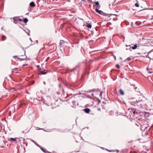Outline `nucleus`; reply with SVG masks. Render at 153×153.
Returning a JSON list of instances; mask_svg holds the SVG:
<instances>
[{"mask_svg": "<svg viewBox=\"0 0 153 153\" xmlns=\"http://www.w3.org/2000/svg\"><path fill=\"white\" fill-rule=\"evenodd\" d=\"M147 101L146 98L142 96L139 98L136 101H133L131 103L134 105H137L140 107H143L147 105Z\"/></svg>", "mask_w": 153, "mask_h": 153, "instance_id": "nucleus-1", "label": "nucleus"}, {"mask_svg": "<svg viewBox=\"0 0 153 153\" xmlns=\"http://www.w3.org/2000/svg\"><path fill=\"white\" fill-rule=\"evenodd\" d=\"M90 1L92 3H95V5H93L94 7H95L96 6H97L100 5L98 1H97V2H93L91 1Z\"/></svg>", "mask_w": 153, "mask_h": 153, "instance_id": "nucleus-2", "label": "nucleus"}, {"mask_svg": "<svg viewBox=\"0 0 153 153\" xmlns=\"http://www.w3.org/2000/svg\"><path fill=\"white\" fill-rule=\"evenodd\" d=\"M18 17H15L13 18V22L15 24H16L17 23V21H18Z\"/></svg>", "mask_w": 153, "mask_h": 153, "instance_id": "nucleus-3", "label": "nucleus"}, {"mask_svg": "<svg viewBox=\"0 0 153 153\" xmlns=\"http://www.w3.org/2000/svg\"><path fill=\"white\" fill-rule=\"evenodd\" d=\"M95 11L97 13L100 14L102 15L103 13V12L102 11L98 10L97 8H96L95 9Z\"/></svg>", "mask_w": 153, "mask_h": 153, "instance_id": "nucleus-4", "label": "nucleus"}, {"mask_svg": "<svg viewBox=\"0 0 153 153\" xmlns=\"http://www.w3.org/2000/svg\"><path fill=\"white\" fill-rule=\"evenodd\" d=\"M111 76L112 79L114 80V70H112L111 71Z\"/></svg>", "mask_w": 153, "mask_h": 153, "instance_id": "nucleus-5", "label": "nucleus"}, {"mask_svg": "<svg viewBox=\"0 0 153 153\" xmlns=\"http://www.w3.org/2000/svg\"><path fill=\"white\" fill-rule=\"evenodd\" d=\"M30 6L32 7H34L36 5L33 2H31L30 4Z\"/></svg>", "mask_w": 153, "mask_h": 153, "instance_id": "nucleus-6", "label": "nucleus"}, {"mask_svg": "<svg viewBox=\"0 0 153 153\" xmlns=\"http://www.w3.org/2000/svg\"><path fill=\"white\" fill-rule=\"evenodd\" d=\"M85 111L87 113H89V112L90 111V110L88 108H87L84 109Z\"/></svg>", "mask_w": 153, "mask_h": 153, "instance_id": "nucleus-7", "label": "nucleus"}, {"mask_svg": "<svg viewBox=\"0 0 153 153\" xmlns=\"http://www.w3.org/2000/svg\"><path fill=\"white\" fill-rule=\"evenodd\" d=\"M120 94L122 95H123L124 94V91L122 89H120Z\"/></svg>", "mask_w": 153, "mask_h": 153, "instance_id": "nucleus-8", "label": "nucleus"}, {"mask_svg": "<svg viewBox=\"0 0 153 153\" xmlns=\"http://www.w3.org/2000/svg\"><path fill=\"white\" fill-rule=\"evenodd\" d=\"M47 71H46L45 72H44L42 71H40V74H47Z\"/></svg>", "mask_w": 153, "mask_h": 153, "instance_id": "nucleus-9", "label": "nucleus"}, {"mask_svg": "<svg viewBox=\"0 0 153 153\" xmlns=\"http://www.w3.org/2000/svg\"><path fill=\"white\" fill-rule=\"evenodd\" d=\"M132 58V57H128L125 60V61L126 62L127 61H129Z\"/></svg>", "mask_w": 153, "mask_h": 153, "instance_id": "nucleus-10", "label": "nucleus"}, {"mask_svg": "<svg viewBox=\"0 0 153 153\" xmlns=\"http://www.w3.org/2000/svg\"><path fill=\"white\" fill-rule=\"evenodd\" d=\"M137 47V44L134 45V46L131 47L132 49L134 50L136 49Z\"/></svg>", "mask_w": 153, "mask_h": 153, "instance_id": "nucleus-11", "label": "nucleus"}, {"mask_svg": "<svg viewBox=\"0 0 153 153\" xmlns=\"http://www.w3.org/2000/svg\"><path fill=\"white\" fill-rule=\"evenodd\" d=\"M16 139H17V138H10V139L9 140L10 141V140L11 141H16Z\"/></svg>", "mask_w": 153, "mask_h": 153, "instance_id": "nucleus-12", "label": "nucleus"}, {"mask_svg": "<svg viewBox=\"0 0 153 153\" xmlns=\"http://www.w3.org/2000/svg\"><path fill=\"white\" fill-rule=\"evenodd\" d=\"M28 21L27 19L26 18H24L23 19V22L25 23L27 22Z\"/></svg>", "mask_w": 153, "mask_h": 153, "instance_id": "nucleus-13", "label": "nucleus"}, {"mask_svg": "<svg viewBox=\"0 0 153 153\" xmlns=\"http://www.w3.org/2000/svg\"><path fill=\"white\" fill-rule=\"evenodd\" d=\"M6 38V37L5 36H2V39L3 41Z\"/></svg>", "mask_w": 153, "mask_h": 153, "instance_id": "nucleus-14", "label": "nucleus"}, {"mask_svg": "<svg viewBox=\"0 0 153 153\" xmlns=\"http://www.w3.org/2000/svg\"><path fill=\"white\" fill-rule=\"evenodd\" d=\"M87 27L89 28H91V27L92 26L90 24H88L87 25Z\"/></svg>", "mask_w": 153, "mask_h": 153, "instance_id": "nucleus-15", "label": "nucleus"}, {"mask_svg": "<svg viewBox=\"0 0 153 153\" xmlns=\"http://www.w3.org/2000/svg\"><path fill=\"white\" fill-rule=\"evenodd\" d=\"M135 5L137 7H138L139 6V4L138 3H136L135 4Z\"/></svg>", "mask_w": 153, "mask_h": 153, "instance_id": "nucleus-16", "label": "nucleus"}, {"mask_svg": "<svg viewBox=\"0 0 153 153\" xmlns=\"http://www.w3.org/2000/svg\"><path fill=\"white\" fill-rule=\"evenodd\" d=\"M100 7H101L100 6V5H98V6H96L95 7H96V8H97L98 9H99L100 8Z\"/></svg>", "mask_w": 153, "mask_h": 153, "instance_id": "nucleus-17", "label": "nucleus"}, {"mask_svg": "<svg viewBox=\"0 0 153 153\" xmlns=\"http://www.w3.org/2000/svg\"><path fill=\"white\" fill-rule=\"evenodd\" d=\"M116 67L117 68H120V66H119V65H116Z\"/></svg>", "mask_w": 153, "mask_h": 153, "instance_id": "nucleus-18", "label": "nucleus"}, {"mask_svg": "<svg viewBox=\"0 0 153 153\" xmlns=\"http://www.w3.org/2000/svg\"><path fill=\"white\" fill-rule=\"evenodd\" d=\"M18 21H22V20L21 19H19V18H18Z\"/></svg>", "mask_w": 153, "mask_h": 153, "instance_id": "nucleus-19", "label": "nucleus"}, {"mask_svg": "<svg viewBox=\"0 0 153 153\" xmlns=\"http://www.w3.org/2000/svg\"><path fill=\"white\" fill-rule=\"evenodd\" d=\"M102 92L101 91L100 94V96H102Z\"/></svg>", "mask_w": 153, "mask_h": 153, "instance_id": "nucleus-20", "label": "nucleus"}, {"mask_svg": "<svg viewBox=\"0 0 153 153\" xmlns=\"http://www.w3.org/2000/svg\"><path fill=\"white\" fill-rule=\"evenodd\" d=\"M4 27H1V30H4Z\"/></svg>", "mask_w": 153, "mask_h": 153, "instance_id": "nucleus-21", "label": "nucleus"}, {"mask_svg": "<svg viewBox=\"0 0 153 153\" xmlns=\"http://www.w3.org/2000/svg\"><path fill=\"white\" fill-rule=\"evenodd\" d=\"M98 110L99 111H101V109L100 108H99L98 109Z\"/></svg>", "mask_w": 153, "mask_h": 153, "instance_id": "nucleus-22", "label": "nucleus"}, {"mask_svg": "<svg viewBox=\"0 0 153 153\" xmlns=\"http://www.w3.org/2000/svg\"><path fill=\"white\" fill-rule=\"evenodd\" d=\"M116 152H119V150H116Z\"/></svg>", "mask_w": 153, "mask_h": 153, "instance_id": "nucleus-23", "label": "nucleus"}, {"mask_svg": "<svg viewBox=\"0 0 153 153\" xmlns=\"http://www.w3.org/2000/svg\"><path fill=\"white\" fill-rule=\"evenodd\" d=\"M17 69V68H14V70H16Z\"/></svg>", "mask_w": 153, "mask_h": 153, "instance_id": "nucleus-24", "label": "nucleus"}, {"mask_svg": "<svg viewBox=\"0 0 153 153\" xmlns=\"http://www.w3.org/2000/svg\"><path fill=\"white\" fill-rule=\"evenodd\" d=\"M23 104L22 103V104L21 105L20 107H21V106H22V105H23Z\"/></svg>", "mask_w": 153, "mask_h": 153, "instance_id": "nucleus-25", "label": "nucleus"}, {"mask_svg": "<svg viewBox=\"0 0 153 153\" xmlns=\"http://www.w3.org/2000/svg\"><path fill=\"white\" fill-rule=\"evenodd\" d=\"M149 73H152V72H151V71H149Z\"/></svg>", "mask_w": 153, "mask_h": 153, "instance_id": "nucleus-26", "label": "nucleus"}, {"mask_svg": "<svg viewBox=\"0 0 153 153\" xmlns=\"http://www.w3.org/2000/svg\"><path fill=\"white\" fill-rule=\"evenodd\" d=\"M115 16H117V15L115 14Z\"/></svg>", "mask_w": 153, "mask_h": 153, "instance_id": "nucleus-27", "label": "nucleus"}, {"mask_svg": "<svg viewBox=\"0 0 153 153\" xmlns=\"http://www.w3.org/2000/svg\"><path fill=\"white\" fill-rule=\"evenodd\" d=\"M116 1V0H115V1Z\"/></svg>", "mask_w": 153, "mask_h": 153, "instance_id": "nucleus-28", "label": "nucleus"}, {"mask_svg": "<svg viewBox=\"0 0 153 153\" xmlns=\"http://www.w3.org/2000/svg\"><path fill=\"white\" fill-rule=\"evenodd\" d=\"M120 153L119 152V153Z\"/></svg>", "mask_w": 153, "mask_h": 153, "instance_id": "nucleus-29", "label": "nucleus"}]
</instances>
